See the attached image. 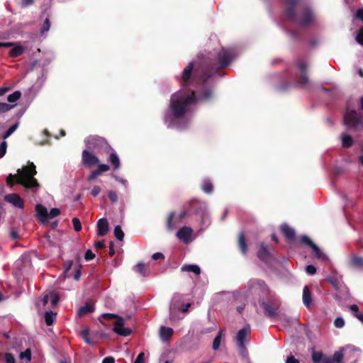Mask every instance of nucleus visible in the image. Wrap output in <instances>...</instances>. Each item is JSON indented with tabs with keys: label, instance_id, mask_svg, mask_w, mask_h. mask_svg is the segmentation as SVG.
I'll use <instances>...</instances> for the list:
<instances>
[{
	"label": "nucleus",
	"instance_id": "39",
	"mask_svg": "<svg viewBox=\"0 0 363 363\" xmlns=\"http://www.w3.org/2000/svg\"><path fill=\"white\" fill-rule=\"evenodd\" d=\"M202 190L206 194H210L212 192L213 185L210 181H208V180L204 181L203 186H202Z\"/></svg>",
	"mask_w": 363,
	"mask_h": 363
},
{
	"label": "nucleus",
	"instance_id": "44",
	"mask_svg": "<svg viewBox=\"0 0 363 363\" xmlns=\"http://www.w3.org/2000/svg\"><path fill=\"white\" fill-rule=\"evenodd\" d=\"M72 224L75 231L79 232L82 230L81 222L77 218L72 219Z\"/></svg>",
	"mask_w": 363,
	"mask_h": 363
},
{
	"label": "nucleus",
	"instance_id": "35",
	"mask_svg": "<svg viewBox=\"0 0 363 363\" xmlns=\"http://www.w3.org/2000/svg\"><path fill=\"white\" fill-rule=\"evenodd\" d=\"M19 357L21 360H26L30 362L31 360V351L30 349L28 348L24 352L19 354Z\"/></svg>",
	"mask_w": 363,
	"mask_h": 363
},
{
	"label": "nucleus",
	"instance_id": "22",
	"mask_svg": "<svg viewBox=\"0 0 363 363\" xmlns=\"http://www.w3.org/2000/svg\"><path fill=\"white\" fill-rule=\"evenodd\" d=\"M173 334V329L164 326H161L160 328V335L162 341H167Z\"/></svg>",
	"mask_w": 363,
	"mask_h": 363
},
{
	"label": "nucleus",
	"instance_id": "41",
	"mask_svg": "<svg viewBox=\"0 0 363 363\" xmlns=\"http://www.w3.org/2000/svg\"><path fill=\"white\" fill-rule=\"evenodd\" d=\"M135 272H137L140 275L145 276V265L143 263H138L135 267Z\"/></svg>",
	"mask_w": 363,
	"mask_h": 363
},
{
	"label": "nucleus",
	"instance_id": "29",
	"mask_svg": "<svg viewBox=\"0 0 363 363\" xmlns=\"http://www.w3.org/2000/svg\"><path fill=\"white\" fill-rule=\"evenodd\" d=\"M94 311V306L91 303H86L85 306L81 307L78 311V315L82 316L86 313H91Z\"/></svg>",
	"mask_w": 363,
	"mask_h": 363
},
{
	"label": "nucleus",
	"instance_id": "4",
	"mask_svg": "<svg viewBox=\"0 0 363 363\" xmlns=\"http://www.w3.org/2000/svg\"><path fill=\"white\" fill-rule=\"evenodd\" d=\"M345 125L354 130H363V115L354 110L347 109L344 115Z\"/></svg>",
	"mask_w": 363,
	"mask_h": 363
},
{
	"label": "nucleus",
	"instance_id": "56",
	"mask_svg": "<svg viewBox=\"0 0 363 363\" xmlns=\"http://www.w3.org/2000/svg\"><path fill=\"white\" fill-rule=\"evenodd\" d=\"M50 297V301L51 302L52 306L56 305L58 303L59 298L58 296L55 294H49Z\"/></svg>",
	"mask_w": 363,
	"mask_h": 363
},
{
	"label": "nucleus",
	"instance_id": "61",
	"mask_svg": "<svg viewBox=\"0 0 363 363\" xmlns=\"http://www.w3.org/2000/svg\"><path fill=\"white\" fill-rule=\"evenodd\" d=\"M355 18L361 20L363 23V9H358L357 13H355Z\"/></svg>",
	"mask_w": 363,
	"mask_h": 363
},
{
	"label": "nucleus",
	"instance_id": "38",
	"mask_svg": "<svg viewBox=\"0 0 363 363\" xmlns=\"http://www.w3.org/2000/svg\"><path fill=\"white\" fill-rule=\"evenodd\" d=\"M21 96V91H16L13 93H12L11 94H9L7 97V99L10 103H14L20 99Z\"/></svg>",
	"mask_w": 363,
	"mask_h": 363
},
{
	"label": "nucleus",
	"instance_id": "15",
	"mask_svg": "<svg viewBox=\"0 0 363 363\" xmlns=\"http://www.w3.org/2000/svg\"><path fill=\"white\" fill-rule=\"evenodd\" d=\"M193 230L191 228L184 226L181 228L177 233V238L184 243H188L191 240Z\"/></svg>",
	"mask_w": 363,
	"mask_h": 363
},
{
	"label": "nucleus",
	"instance_id": "54",
	"mask_svg": "<svg viewBox=\"0 0 363 363\" xmlns=\"http://www.w3.org/2000/svg\"><path fill=\"white\" fill-rule=\"evenodd\" d=\"M101 174L99 173V172L96 169L94 171H93L89 176H88V178H87V180L89 182H91L93 180H94L95 179L97 178V177H99Z\"/></svg>",
	"mask_w": 363,
	"mask_h": 363
},
{
	"label": "nucleus",
	"instance_id": "23",
	"mask_svg": "<svg viewBox=\"0 0 363 363\" xmlns=\"http://www.w3.org/2000/svg\"><path fill=\"white\" fill-rule=\"evenodd\" d=\"M225 333L224 330H220L216 337L214 338L213 342V346L212 348L213 350H217L221 345V342L223 340L225 337Z\"/></svg>",
	"mask_w": 363,
	"mask_h": 363
},
{
	"label": "nucleus",
	"instance_id": "63",
	"mask_svg": "<svg viewBox=\"0 0 363 363\" xmlns=\"http://www.w3.org/2000/svg\"><path fill=\"white\" fill-rule=\"evenodd\" d=\"M350 309L351 310V311H352L354 314V315L356 316V314H359V308L357 305L355 304H352L350 306Z\"/></svg>",
	"mask_w": 363,
	"mask_h": 363
},
{
	"label": "nucleus",
	"instance_id": "42",
	"mask_svg": "<svg viewBox=\"0 0 363 363\" xmlns=\"http://www.w3.org/2000/svg\"><path fill=\"white\" fill-rule=\"evenodd\" d=\"M14 107V105H10L6 103H0V113H6Z\"/></svg>",
	"mask_w": 363,
	"mask_h": 363
},
{
	"label": "nucleus",
	"instance_id": "57",
	"mask_svg": "<svg viewBox=\"0 0 363 363\" xmlns=\"http://www.w3.org/2000/svg\"><path fill=\"white\" fill-rule=\"evenodd\" d=\"M101 191V188L99 186H94L91 191V194L93 196L96 197L99 194V193Z\"/></svg>",
	"mask_w": 363,
	"mask_h": 363
},
{
	"label": "nucleus",
	"instance_id": "9",
	"mask_svg": "<svg viewBox=\"0 0 363 363\" xmlns=\"http://www.w3.org/2000/svg\"><path fill=\"white\" fill-rule=\"evenodd\" d=\"M104 317H114L116 320L113 323V330L118 335L122 336H128L131 333V330L128 328L124 327V320L121 317H118L113 313H104Z\"/></svg>",
	"mask_w": 363,
	"mask_h": 363
},
{
	"label": "nucleus",
	"instance_id": "1",
	"mask_svg": "<svg viewBox=\"0 0 363 363\" xmlns=\"http://www.w3.org/2000/svg\"><path fill=\"white\" fill-rule=\"evenodd\" d=\"M235 55V51L232 48H222L218 52L202 55L194 75V62L188 64L180 79L182 89L172 95L169 108L164 114V123L168 128L182 130L187 127L196 105L210 100L213 94L211 89H204L197 97L191 87L197 86L199 84L204 85L208 79L218 74L219 69L228 67Z\"/></svg>",
	"mask_w": 363,
	"mask_h": 363
},
{
	"label": "nucleus",
	"instance_id": "13",
	"mask_svg": "<svg viewBox=\"0 0 363 363\" xmlns=\"http://www.w3.org/2000/svg\"><path fill=\"white\" fill-rule=\"evenodd\" d=\"M247 287L250 291L266 292L268 291V286L265 282L259 279H250L247 282Z\"/></svg>",
	"mask_w": 363,
	"mask_h": 363
},
{
	"label": "nucleus",
	"instance_id": "5",
	"mask_svg": "<svg viewBox=\"0 0 363 363\" xmlns=\"http://www.w3.org/2000/svg\"><path fill=\"white\" fill-rule=\"evenodd\" d=\"M190 211L199 215L201 218V225L208 226L210 224L207 205L205 202L194 199L190 202Z\"/></svg>",
	"mask_w": 363,
	"mask_h": 363
},
{
	"label": "nucleus",
	"instance_id": "12",
	"mask_svg": "<svg viewBox=\"0 0 363 363\" xmlns=\"http://www.w3.org/2000/svg\"><path fill=\"white\" fill-rule=\"evenodd\" d=\"M82 162L87 167L96 165L99 163V159L88 150H84L82 154Z\"/></svg>",
	"mask_w": 363,
	"mask_h": 363
},
{
	"label": "nucleus",
	"instance_id": "51",
	"mask_svg": "<svg viewBox=\"0 0 363 363\" xmlns=\"http://www.w3.org/2000/svg\"><path fill=\"white\" fill-rule=\"evenodd\" d=\"M108 196L112 203H115L118 201V195L113 191H109L108 192Z\"/></svg>",
	"mask_w": 363,
	"mask_h": 363
},
{
	"label": "nucleus",
	"instance_id": "46",
	"mask_svg": "<svg viewBox=\"0 0 363 363\" xmlns=\"http://www.w3.org/2000/svg\"><path fill=\"white\" fill-rule=\"evenodd\" d=\"M334 325L337 328H342L345 325V320L342 318L338 317L335 319Z\"/></svg>",
	"mask_w": 363,
	"mask_h": 363
},
{
	"label": "nucleus",
	"instance_id": "62",
	"mask_svg": "<svg viewBox=\"0 0 363 363\" xmlns=\"http://www.w3.org/2000/svg\"><path fill=\"white\" fill-rule=\"evenodd\" d=\"M285 363H298V361L292 355L288 356Z\"/></svg>",
	"mask_w": 363,
	"mask_h": 363
},
{
	"label": "nucleus",
	"instance_id": "47",
	"mask_svg": "<svg viewBox=\"0 0 363 363\" xmlns=\"http://www.w3.org/2000/svg\"><path fill=\"white\" fill-rule=\"evenodd\" d=\"M7 149V143L4 140L0 144V158L3 157Z\"/></svg>",
	"mask_w": 363,
	"mask_h": 363
},
{
	"label": "nucleus",
	"instance_id": "60",
	"mask_svg": "<svg viewBox=\"0 0 363 363\" xmlns=\"http://www.w3.org/2000/svg\"><path fill=\"white\" fill-rule=\"evenodd\" d=\"M94 254L91 252V250H88L85 252L84 258L86 260H91L94 257Z\"/></svg>",
	"mask_w": 363,
	"mask_h": 363
},
{
	"label": "nucleus",
	"instance_id": "25",
	"mask_svg": "<svg viewBox=\"0 0 363 363\" xmlns=\"http://www.w3.org/2000/svg\"><path fill=\"white\" fill-rule=\"evenodd\" d=\"M181 270L182 272H192L196 275H199L201 273V269L196 264H185L182 267Z\"/></svg>",
	"mask_w": 363,
	"mask_h": 363
},
{
	"label": "nucleus",
	"instance_id": "43",
	"mask_svg": "<svg viewBox=\"0 0 363 363\" xmlns=\"http://www.w3.org/2000/svg\"><path fill=\"white\" fill-rule=\"evenodd\" d=\"M50 23L48 18H46L41 27V33L43 34L46 32H48L50 30Z\"/></svg>",
	"mask_w": 363,
	"mask_h": 363
},
{
	"label": "nucleus",
	"instance_id": "58",
	"mask_svg": "<svg viewBox=\"0 0 363 363\" xmlns=\"http://www.w3.org/2000/svg\"><path fill=\"white\" fill-rule=\"evenodd\" d=\"M5 363H15V358L13 355L10 353L5 354Z\"/></svg>",
	"mask_w": 363,
	"mask_h": 363
},
{
	"label": "nucleus",
	"instance_id": "20",
	"mask_svg": "<svg viewBox=\"0 0 363 363\" xmlns=\"http://www.w3.org/2000/svg\"><path fill=\"white\" fill-rule=\"evenodd\" d=\"M37 216L42 223H45L48 218V212L45 207L41 204H38L35 207Z\"/></svg>",
	"mask_w": 363,
	"mask_h": 363
},
{
	"label": "nucleus",
	"instance_id": "45",
	"mask_svg": "<svg viewBox=\"0 0 363 363\" xmlns=\"http://www.w3.org/2000/svg\"><path fill=\"white\" fill-rule=\"evenodd\" d=\"M355 40L359 44L363 45V28H360L357 32Z\"/></svg>",
	"mask_w": 363,
	"mask_h": 363
},
{
	"label": "nucleus",
	"instance_id": "34",
	"mask_svg": "<svg viewBox=\"0 0 363 363\" xmlns=\"http://www.w3.org/2000/svg\"><path fill=\"white\" fill-rule=\"evenodd\" d=\"M239 247L242 254L245 255L247 252V246L245 244V237L243 233L239 235Z\"/></svg>",
	"mask_w": 363,
	"mask_h": 363
},
{
	"label": "nucleus",
	"instance_id": "33",
	"mask_svg": "<svg viewBox=\"0 0 363 363\" xmlns=\"http://www.w3.org/2000/svg\"><path fill=\"white\" fill-rule=\"evenodd\" d=\"M56 313L52 311H47L45 313V320L48 325H51L54 323Z\"/></svg>",
	"mask_w": 363,
	"mask_h": 363
},
{
	"label": "nucleus",
	"instance_id": "30",
	"mask_svg": "<svg viewBox=\"0 0 363 363\" xmlns=\"http://www.w3.org/2000/svg\"><path fill=\"white\" fill-rule=\"evenodd\" d=\"M341 141L342 147L347 148L352 146L353 144L352 138L347 134H342L341 135Z\"/></svg>",
	"mask_w": 363,
	"mask_h": 363
},
{
	"label": "nucleus",
	"instance_id": "28",
	"mask_svg": "<svg viewBox=\"0 0 363 363\" xmlns=\"http://www.w3.org/2000/svg\"><path fill=\"white\" fill-rule=\"evenodd\" d=\"M311 248L313 250V257L321 260H324L327 258L326 255L320 251L319 247L315 245H313Z\"/></svg>",
	"mask_w": 363,
	"mask_h": 363
},
{
	"label": "nucleus",
	"instance_id": "49",
	"mask_svg": "<svg viewBox=\"0 0 363 363\" xmlns=\"http://www.w3.org/2000/svg\"><path fill=\"white\" fill-rule=\"evenodd\" d=\"M301 241L305 245L309 246L310 247L314 245V243L311 241V240L307 235H302L301 237Z\"/></svg>",
	"mask_w": 363,
	"mask_h": 363
},
{
	"label": "nucleus",
	"instance_id": "18",
	"mask_svg": "<svg viewBox=\"0 0 363 363\" xmlns=\"http://www.w3.org/2000/svg\"><path fill=\"white\" fill-rule=\"evenodd\" d=\"M108 231V220L103 218L97 222V234L99 236H104Z\"/></svg>",
	"mask_w": 363,
	"mask_h": 363
},
{
	"label": "nucleus",
	"instance_id": "10",
	"mask_svg": "<svg viewBox=\"0 0 363 363\" xmlns=\"http://www.w3.org/2000/svg\"><path fill=\"white\" fill-rule=\"evenodd\" d=\"M352 352L357 353L358 355L359 350L353 346H346L345 347H342L340 350L336 351L330 362H325L324 363H341L343 357H348Z\"/></svg>",
	"mask_w": 363,
	"mask_h": 363
},
{
	"label": "nucleus",
	"instance_id": "7",
	"mask_svg": "<svg viewBox=\"0 0 363 363\" xmlns=\"http://www.w3.org/2000/svg\"><path fill=\"white\" fill-rule=\"evenodd\" d=\"M250 330L249 325L245 326L238 332L236 335L237 345L239 353L242 357V361L248 360L247 350L245 346V342L250 333Z\"/></svg>",
	"mask_w": 363,
	"mask_h": 363
},
{
	"label": "nucleus",
	"instance_id": "36",
	"mask_svg": "<svg viewBox=\"0 0 363 363\" xmlns=\"http://www.w3.org/2000/svg\"><path fill=\"white\" fill-rule=\"evenodd\" d=\"M18 127V123L12 125L2 135L3 139L6 140L7 138H9L11 134H13L16 131Z\"/></svg>",
	"mask_w": 363,
	"mask_h": 363
},
{
	"label": "nucleus",
	"instance_id": "53",
	"mask_svg": "<svg viewBox=\"0 0 363 363\" xmlns=\"http://www.w3.org/2000/svg\"><path fill=\"white\" fill-rule=\"evenodd\" d=\"M112 177H113L116 181H117V182H118L121 183V184L124 186V187H125V189H127V188H128V182H127L125 179H123V178H121V177H118L117 175H115V174H112Z\"/></svg>",
	"mask_w": 363,
	"mask_h": 363
},
{
	"label": "nucleus",
	"instance_id": "21",
	"mask_svg": "<svg viewBox=\"0 0 363 363\" xmlns=\"http://www.w3.org/2000/svg\"><path fill=\"white\" fill-rule=\"evenodd\" d=\"M281 231L289 241L293 240L294 239V230L289 227L287 224H282L281 225Z\"/></svg>",
	"mask_w": 363,
	"mask_h": 363
},
{
	"label": "nucleus",
	"instance_id": "48",
	"mask_svg": "<svg viewBox=\"0 0 363 363\" xmlns=\"http://www.w3.org/2000/svg\"><path fill=\"white\" fill-rule=\"evenodd\" d=\"M60 213V210L59 208H53L48 213V218H55V217L59 216Z\"/></svg>",
	"mask_w": 363,
	"mask_h": 363
},
{
	"label": "nucleus",
	"instance_id": "8",
	"mask_svg": "<svg viewBox=\"0 0 363 363\" xmlns=\"http://www.w3.org/2000/svg\"><path fill=\"white\" fill-rule=\"evenodd\" d=\"M85 144L89 150H101L104 149L106 152L111 150V147L108 145L106 141L101 137L94 135L89 136L85 140Z\"/></svg>",
	"mask_w": 363,
	"mask_h": 363
},
{
	"label": "nucleus",
	"instance_id": "27",
	"mask_svg": "<svg viewBox=\"0 0 363 363\" xmlns=\"http://www.w3.org/2000/svg\"><path fill=\"white\" fill-rule=\"evenodd\" d=\"M109 162L112 164L115 169H117L121 166V162L116 152L112 150L109 156Z\"/></svg>",
	"mask_w": 363,
	"mask_h": 363
},
{
	"label": "nucleus",
	"instance_id": "52",
	"mask_svg": "<svg viewBox=\"0 0 363 363\" xmlns=\"http://www.w3.org/2000/svg\"><path fill=\"white\" fill-rule=\"evenodd\" d=\"M110 169V167L108 164H98V168L96 169L100 174L102 172H105L108 171Z\"/></svg>",
	"mask_w": 363,
	"mask_h": 363
},
{
	"label": "nucleus",
	"instance_id": "55",
	"mask_svg": "<svg viewBox=\"0 0 363 363\" xmlns=\"http://www.w3.org/2000/svg\"><path fill=\"white\" fill-rule=\"evenodd\" d=\"M306 272L309 275H313L316 272V269L313 265L310 264L306 267Z\"/></svg>",
	"mask_w": 363,
	"mask_h": 363
},
{
	"label": "nucleus",
	"instance_id": "11",
	"mask_svg": "<svg viewBox=\"0 0 363 363\" xmlns=\"http://www.w3.org/2000/svg\"><path fill=\"white\" fill-rule=\"evenodd\" d=\"M1 47H11V48L9 51V55L13 57L21 55L26 49V47L20 45L19 43L12 42L0 43V48Z\"/></svg>",
	"mask_w": 363,
	"mask_h": 363
},
{
	"label": "nucleus",
	"instance_id": "59",
	"mask_svg": "<svg viewBox=\"0 0 363 363\" xmlns=\"http://www.w3.org/2000/svg\"><path fill=\"white\" fill-rule=\"evenodd\" d=\"M145 361V354L143 352H140L136 360L133 363H143Z\"/></svg>",
	"mask_w": 363,
	"mask_h": 363
},
{
	"label": "nucleus",
	"instance_id": "17",
	"mask_svg": "<svg viewBox=\"0 0 363 363\" xmlns=\"http://www.w3.org/2000/svg\"><path fill=\"white\" fill-rule=\"evenodd\" d=\"M4 200L11 203L16 207L22 208L23 207V201L21 197L16 194H7L4 197Z\"/></svg>",
	"mask_w": 363,
	"mask_h": 363
},
{
	"label": "nucleus",
	"instance_id": "64",
	"mask_svg": "<svg viewBox=\"0 0 363 363\" xmlns=\"http://www.w3.org/2000/svg\"><path fill=\"white\" fill-rule=\"evenodd\" d=\"M114 362H115V359H114L113 357H105L102 360L101 363H114Z\"/></svg>",
	"mask_w": 363,
	"mask_h": 363
},
{
	"label": "nucleus",
	"instance_id": "26",
	"mask_svg": "<svg viewBox=\"0 0 363 363\" xmlns=\"http://www.w3.org/2000/svg\"><path fill=\"white\" fill-rule=\"evenodd\" d=\"M270 254L268 251L267 246L262 244L258 251V257L259 259L267 261L269 257Z\"/></svg>",
	"mask_w": 363,
	"mask_h": 363
},
{
	"label": "nucleus",
	"instance_id": "6",
	"mask_svg": "<svg viewBox=\"0 0 363 363\" xmlns=\"http://www.w3.org/2000/svg\"><path fill=\"white\" fill-rule=\"evenodd\" d=\"M181 298L180 295L175 294L172 299L169 306V318L171 320L182 319V317H180L179 315V312L186 313L189 311V308L191 306V303H189L180 308Z\"/></svg>",
	"mask_w": 363,
	"mask_h": 363
},
{
	"label": "nucleus",
	"instance_id": "32",
	"mask_svg": "<svg viewBox=\"0 0 363 363\" xmlns=\"http://www.w3.org/2000/svg\"><path fill=\"white\" fill-rule=\"evenodd\" d=\"M350 264L353 267H362L363 266V258L352 255L350 257Z\"/></svg>",
	"mask_w": 363,
	"mask_h": 363
},
{
	"label": "nucleus",
	"instance_id": "3",
	"mask_svg": "<svg viewBox=\"0 0 363 363\" xmlns=\"http://www.w3.org/2000/svg\"><path fill=\"white\" fill-rule=\"evenodd\" d=\"M37 172L35 164L31 162L28 166L23 167L21 169L17 170V174L13 175L10 174L6 179L7 185L11 187L13 185V181L22 184L28 189H33L38 186L37 180L34 178Z\"/></svg>",
	"mask_w": 363,
	"mask_h": 363
},
{
	"label": "nucleus",
	"instance_id": "19",
	"mask_svg": "<svg viewBox=\"0 0 363 363\" xmlns=\"http://www.w3.org/2000/svg\"><path fill=\"white\" fill-rule=\"evenodd\" d=\"M175 359L173 350H165L160 356V363H172Z\"/></svg>",
	"mask_w": 363,
	"mask_h": 363
},
{
	"label": "nucleus",
	"instance_id": "50",
	"mask_svg": "<svg viewBox=\"0 0 363 363\" xmlns=\"http://www.w3.org/2000/svg\"><path fill=\"white\" fill-rule=\"evenodd\" d=\"M82 337L83 338V340L87 343V344H92V342L89 340V331L88 330H84L82 333Z\"/></svg>",
	"mask_w": 363,
	"mask_h": 363
},
{
	"label": "nucleus",
	"instance_id": "2",
	"mask_svg": "<svg viewBox=\"0 0 363 363\" xmlns=\"http://www.w3.org/2000/svg\"><path fill=\"white\" fill-rule=\"evenodd\" d=\"M297 0H284L286 5V16L292 22L300 26H308L315 19L313 11L310 8L302 10L296 7Z\"/></svg>",
	"mask_w": 363,
	"mask_h": 363
},
{
	"label": "nucleus",
	"instance_id": "16",
	"mask_svg": "<svg viewBox=\"0 0 363 363\" xmlns=\"http://www.w3.org/2000/svg\"><path fill=\"white\" fill-rule=\"evenodd\" d=\"M186 216V212L183 211L179 214H176L174 213H172L167 219V227L169 230H173L175 227V225L177 222L181 221Z\"/></svg>",
	"mask_w": 363,
	"mask_h": 363
},
{
	"label": "nucleus",
	"instance_id": "31",
	"mask_svg": "<svg viewBox=\"0 0 363 363\" xmlns=\"http://www.w3.org/2000/svg\"><path fill=\"white\" fill-rule=\"evenodd\" d=\"M263 308L264 310L265 314H267L269 317H274L276 315L275 309L271 303H264Z\"/></svg>",
	"mask_w": 363,
	"mask_h": 363
},
{
	"label": "nucleus",
	"instance_id": "24",
	"mask_svg": "<svg viewBox=\"0 0 363 363\" xmlns=\"http://www.w3.org/2000/svg\"><path fill=\"white\" fill-rule=\"evenodd\" d=\"M303 302L306 307H308L311 302V294L307 286H305L303 290Z\"/></svg>",
	"mask_w": 363,
	"mask_h": 363
},
{
	"label": "nucleus",
	"instance_id": "14",
	"mask_svg": "<svg viewBox=\"0 0 363 363\" xmlns=\"http://www.w3.org/2000/svg\"><path fill=\"white\" fill-rule=\"evenodd\" d=\"M297 67L300 72V80L298 82L301 86H306L309 84V79L307 76L308 65L304 61H299L297 63Z\"/></svg>",
	"mask_w": 363,
	"mask_h": 363
},
{
	"label": "nucleus",
	"instance_id": "40",
	"mask_svg": "<svg viewBox=\"0 0 363 363\" xmlns=\"http://www.w3.org/2000/svg\"><path fill=\"white\" fill-rule=\"evenodd\" d=\"M323 352L320 351H313L312 353V359L313 363H319L323 359Z\"/></svg>",
	"mask_w": 363,
	"mask_h": 363
},
{
	"label": "nucleus",
	"instance_id": "37",
	"mask_svg": "<svg viewBox=\"0 0 363 363\" xmlns=\"http://www.w3.org/2000/svg\"><path fill=\"white\" fill-rule=\"evenodd\" d=\"M114 236L118 240L122 241L123 240L124 233H123V230H122V229H121L120 225H116L114 228Z\"/></svg>",
	"mask_w": 363,
	"mask_h": 363
}]
</instances>
